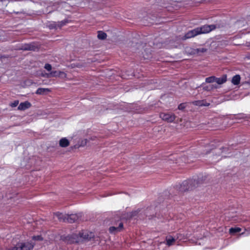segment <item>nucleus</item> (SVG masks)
Masks as SVG:
<instances>
[{
    "instance_id": "obj_13",
    "label": "nucleus",
    "mask_w": 250,
    "mask_h": 250,
    "mask_svg": "<svg viewBox=\"0 0 250 250\" xmlns=\"http://www.w3.org/2000/svg\"><path fill=\"white\" fill-rule=\"evenodd\" d=\"M59 145L61 147H65L69 145V142L66 138H63L60 140Z\"/></svg>"
},
{
    "instance_id": "obj_28",
    "label": "nucleus",
    "mask_w": 250,
    "mask_h": 250,
    "mask_svg": "<svg viewBox=\"0 0 250 250\" xmlns=\"http://www.w3.org/2000/svg\"><path fill=\"white\" fill-rule=\"evenodd\" d=\"M185 107L184 104H181L178 106V109L180 110H182L184 109Z\"/></svg>"
},
{
    "instance_id": "obj_1",
    "label": "nucleus",
    "mask_w": 250,
    "mask_h": 250,
    "mask_svg": "<svg viewBox=\"0 0 250 250\" xmlns=\"http://www.w3.org/2000/svg\"><path fill=\"white\" fill-rule=\"evenodd\" d=\"M94 236L92 232L87 230H82L79 233H75L66 237V241L68 243H78L84 240H88Z\"/></svg>"
},
{
    "instance_id": "obj_26",
    "label": "nucleus",
    "mask_w": 250,
    "mask_h": 250,
    "mask_svg": "<svg viewBox=\"0 0 250 250\" xmlns=\"http://www.w3.org/2000/svg\"><path fill=\"white\" fill-rule=\"evenodd\" d=\"M41 76L46 78H49L51 77L50 73H47L45 72H42L41 74Z\"/></svg>"
},
{
    "instance_id": "obj_6",
    "label": "nucleus",
    "mask_w": 250,
    "mask_h": 250,
    "mask_svg": "<svg viewBox=\"0 0 250 250\" xmlns=\"http://www.w3.org/2000/svg\"><path fill=\"white\" fill-rule=\"evenodd\" d=\"M177 242L176 238L171 235H168L166 237L165 242H164L167 246L170 247Z\"/></svg>"
},
{
    "instance_id": "obj_8",
    "label": "nucleus",
    "mask_w": 250,
    "mask_h": 250,
    "mask_svg": "<svg viewBox=\"0 0 250 250\" xmlns=\"http://www.w3.org/2000/svg\"><path fill=\"white\" fill-rule=\"evenodd\" d=\"M199 30L198 29V28L190 30L185 34L184 36V39L194 37L199 34Z\"/></svg>"
},
{
    "instance_id": "obj_17",
    "label": "nucleus",
    "mask_w": 250,
    "mask_h": 250,
    "mask_svg": "<svg viewBox=\"0 0 250 250\" xmlns=\"http://www.w3.org/2000/svg\"><path fill=\"white\" fill-rule=\"evenodd\" d=\"M218 86L216 84H209L208 85L205 86L203 87V89L206 91H211L213 89L218 88Z\"/></svg>"
},
{
    "instance_id": "obj_21",
    "label": "nucleus",
    "mask_w": 250,
    "mask_h": 250,
    "mask_svg": "<svg viewBox=\"0 0 250 250\" xmlns=\"http://www.w3.org/2000/svg\"><path fill=\"white\" fill-rule=\"evenodd\" d=\"M215 77L211 76L208 77L206 79V82L208 83H212L215 82Z\"/></svg>"
},
{
    "instance_id": "obj_7",
    "label": "nucleus",
    "mask_w": 250,
    "mask_h": 250,
    "mask_svg": "<svg viewBox=\"0 0 250 250\" xmlns=\"http://www.w3.org/2000/svg\"><path fill=\"white\" fill-rule=\"evenodd\" d=\"M33 247V244L29 242L21 243L17 246V250H31Z\"/></svg>"
},
{
    "instance_id": "obj_4",
    "label": "nucleus",
    "mask_w": 250,
    "mask_h": 250,
    "mask_svg": "<svg viewBox=\"0 0 250 250\" xmlns=\"http://www.w3.org/2000/svg\"><path fill=\"white\" fill-rule=\"evenodd\" d=\"M160 118L164 121L172 123L175 119V116L172 113H161L160 114Z\"/></svg>"
},
{
    "instance_id": "obj_29",
    "label": "nucleus",
    "mask_w": 250,
    "mask_h": 250,
    "mask_svg": "<svg viewBox=\"0 0 250 250\" xmlns=\"http://www.w3.org/2000/svg\"><path fill=\"white\" fill-rule=\"evenodd\" d=\"M12 107H16V101L10 104Z\"/></svg>"
},
{
    "instance_id": "obj_23",
    "label": "nucleus",
    "mask_w": 250,
    "mask_h": 250,
    "mask_svg": "<svg viewBox=\"0 0 250 250\" xmlns=\"http://www.w3.org/2000/svg\"><path fill=\"white\" fill-rule=\"evenodd\" d=\"M59 77L61 79H65L66 78V74L63 71H60Z\"/></svg>"
},
{
    "instance_id": "obj_3",
    "label": "nucleus",
    "mask_w": 250,
    "mask_h": 250,
    "mask_svg": "<svg viewBox=\"0 0 250 250\" xmlns=\"http://www.w3.org/2000/svg\"><path fill=\"white\" fill-rule=\"evenodd\" d=\"M123 224L121 221H118L113 224V226L109 228V231L111 233L115 234L122 230Z\"/></svg>"
},
{
    "instance_id": "obj_15",
    "label": "nucleus",
    "mask_w": 250,
    "mask_h": 250,
    "mask_svg": "<svg viewBox=\"0 0 250 250\" xmlns=\"http://www.w3.org/2000/svg\"><path fill=\"white\" fill-rule=\"evenodd\" d=\"M50 91V89L47 88H39L37 90L36 93L37 94L43 95Z\"/></svg>"
},
{
    "instance_id": "obj_20",
    "label": "nucleus",
    "mask_w": 250,
    "mask_h": 250,
    "mask_svg": "<svg viewBox=\"0 0 250 250\" xmlns=\"http://www.w3.org/2000/svg\"><path fill=\"white\" fill-rule=\"evenodd\" d=\"M241 230V229L240 228H231L229 229V232L230 234H234L240 232Z\"/></svg>"
},
{
    "instance_id": "obj_31",
    "label": "nucleus",
    "mask_w": 250,
    "mask_h": 250,
    "mask_svg": "<svg viewBox=\"0 0 250 250\" xmlns=\"http://www.w3.org/2000/svg\"><path fill=\"white\" fill-rule=\"evenodd\" d=\"M24 49H25V50H26V49H30H30H31V47H25V48H24Z\"/></svg>"
},
{
    "instance_id": "obj_30",
    "label": "nucleus",
    "mask_w": 250,
    "mask_h": 250,
    "mask_svg": "<svg viewBox=\"0 0 250 250\" xmlns=\"http://www.w3.org/2000/svg\"><path fill=\"white\" fill-rule=\"evenodd\" d=\"M247 46L248 47H249V48H250V42H247Z\"/></svg>"
},
{
    "instance_id": "obj_11",
    "label": "nucleus",
    "mask_w": 250,
    "mask_h": 250,
    "mask_svg": "<svg viewBox=\"0 0 250 250\" xmlns=\"http://www.w3.org/2000/svg\"><path fill=\"white\" fill-rule=\"evenodd\" d=\"M66 221L70 223L74 222L78 219V216L77 214H66Z\"/></svg>"
},
{
    "instance_id": "obj_18",
    "label": "nucleus",
    "mask_w": 250,
    "mask_h": 250,
    "mask_svg": "<svg viewBox=\"0 0 250 250\" xmlns=\"http://www.w3.org/2000/svg\"><path fill=\"white\" fill-rule=\"evenodd\" d=\"M175 237L177 240L178 243H179V241L184 240L186 239V238L185 237V235L181 233L176 234ZM178 245H179V244H178Z\"/></svg>"
},
{
    "instance_id": "obj_27",
    "label": "nucleus",
    "mask_w": 250,
    "mask_h": 250,
    "mask_svg": "<svg viewBox=\"0 0 250 250\" xmlns=\"http://www.w3.org/2000/svg\"><path fill=\"white\" fill-rule=\"evenodd\" d=\"M206 51V49L204 48H198L197 49V53H199V52H205Z\"/></svg>"
},
{
    "instance_id": "obj_16",
    "label": "nucleus",
    "mask_w": 250,
    "mask_h": 250,
    "mask_svg": "<svg viewBox=\"0 0 250 250\" xmlns=\"http://www.w3.org/2000/svg\"><path fill=\"white\" fill-rule=\"evenodd\" d=\"M240 81V77L239 75H236L233 77L231 80V83L234 85H237L239 83Z\"/></svg>"
},
{
    "instance_id": "obj_32",
    "label": "nucleus",
    "mask_w": 250,
    "mask_h": 250,
    "mask_svg": "<svg viewBox=\"0 0 250 250\" xmlns=\"http://www.w3.org/2000/svg\"><path fill=\"white\" fill-rule=\"evenodd\" d=\"M244 234V232H242L241 233L240 235H243Z\"/></svg>"
},
{
    "instance_id": "obj_5",
    "label": "nucleus",
    "mask_w": 250,
    "mask_h": 250,
    "mask_svg": "<svg viewBox=\"0 0 250 250\" xmlns=\"http://www.w3.org/2000/svg\"><path fill=\"white\" fill-rule=\"evenodd\" d=\"M199 30V34L208 33L215 29L214 25H205L200 27H197Z\"/></svg>"
},
{
    "instance_id": "obj_24",
    "label": "nucleus",
    "mask_w": 250,
    "mask_h": 250,
    "mask_svg": "<svg viewBox=\"0 0 250 250\" xmlns=\"http://www.w3.org/2000/svg\"><path fill=\"white\" fill-rule=\"evenodd\" d=\"M44 68L46 70L50 71L52 69V66L49 63H46L44 65Z\"/></svg>"
},
{
    "instance_id": "obj_12",
    "label": "nucleus",
    "mask_w": 250,
    "mask_h": 250,
    "mask_svg": "<svg viewBox=\"0 0 250 250\" xmlns=\"http://www.w3.org/2000/svg\"><path fill=\"white\" fill-rule=\"evenodd\" d=\"M66 214H63L60 212H57L54 215V217L57 218L60 221H66Z\"/></svg>"
},
{
    "instance_id": "obj_9",
    "label": "nucleus",
    "mask_w": 250,
    "mask_h": 250,
    "mask_svg": "<svg viewBox=\"0 0 250 250\" xmlns=\"http://www.w3.org/2000/svg\"><path fill=\"white\" fill-rule=\"evenodd\" d=\"M31 106V104L28 101L21 102L20 104L18 109L20 110H25L29 108Z\"/></svg>"
},
{
    "instance_id": "obj_14",
    "label": "nucleus",
    "mask_w": 250,
    "mask_h": 250,
    "mask_svg": "<svg viewBox=\"0 0 250 250\" xmlns=\"http://www.w3.org/2000/svg\"><path fill=\"white\" fill-rule=\"evenodd\" d=\"M226 81H227V76L226 75H223L221 78L215 77V82H216L218 84H222L225 83Z\"/></svg>"
},
{
    "instance_id": "obj_19",
    "label": "nucleus",
    "mask_w": 250,
    "mask_h": 250,
    "mask_svg": "<svg viewBox=\"0 0 250 250\" xmlns=\"http://www.w3.org/2000/svg\"><path fill=\"white\" fill-rule=\"evenodd\" d=\"M106 37V34L103 31H99L98 34V38L99 39L104 40Z\"/></svg>"
},
{
    "instance_id": "obj_10",
    "label": "nucleus",
    "mask_w": 250,
    "mask_h": 250,
    "mask_svg": "<svg viewBox=\"0 0 250 250\" xmlns=\"http://www.w3.org/2000/svg\"><path fill=\"white\" fill-rule=\"evenodd\" d=\"M193 104L199 106H208L210 105L209 103L207 102L206 100H198L193 102Z\"/></svg>"
},
{
    "instance_id": "obj_2",
    "label": "nucleus",
    "mask_w": 250,
    "mask_h": 250,
    "mask_svg": "<svg viewBox=\"0 0 250 250\" xmlns=\"http://www.w3.org/2000/svg\"><path fill=\"white\" fill-rule=\"evenodd\" d=\"M194 183L195 181H193L192 180L183 182L179 188L180 191L184 192L187 190L193 189L194 188L193 184Z\"/></svg>"
},
{
    "instance_id": "obj_22",
    "label": "nucleus",
    "mask_w": 250,
    "mask_h": 250,
    "mask_svg": "<svg viewBox=\"0 0 250 250\" xmlns=\"http://www.w3.org/2000/svg\"><path fill=\"white\" fill-rule=\"evenodd\" d=\"M60 71H53L50 72L51 77H59Z\"/></svg>"
},
{
    "instance_id": "obj_25",
    "label": "nucleus",
    "mask_w": 250,
    "mask_h": 250,
    "mask_svg": "<svg viewBox=\"0 0 250 250\" xmlns=\"http://www.w3.org/2000/svg\"><path fill=\"white\" fill-rule=\"evenodd\" d=\"M33 240L35 241H41L42 240V238L40 235L34 236L33 237Z\"/></svg>"
}]
</instances>
